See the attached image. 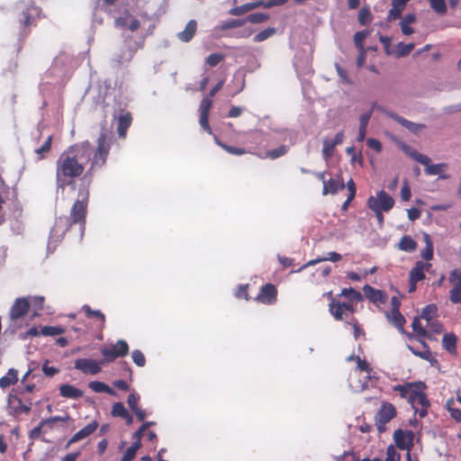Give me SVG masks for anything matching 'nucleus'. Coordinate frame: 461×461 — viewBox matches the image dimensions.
<instances>
[{
  "instance_id": "obj_3",
  "label": "nucleus",
  "mask_w": 461,
  "mask_h": 461,
  "mask_svg": "<svg viewBox=\"0 0 461 461\" xmlns=\"http://www.w3.org/2000/svg\"><path fill=\"white\" fill-rule=\"evenodd\" d=\"M5 207H13L15 212H18L19 215L22 212L14 191H11V188L5 183L0 176V225L5 221Z\"/></svg>"
},
{
  "instance_id": "obj_47",
  "label": "nucleus",
  "mask_w": 461,
  "mask_h": 461,
  "mask_svg": "<svg viewBox=\"0 0 461 461\" xmlns=\"http://www.w3.org/2000/svg\"><path fill=\"white\" fill-rule=\"evenodd\" d=\"M454 401L448 400L446 403V407L450 413V416L452 419H454L457 422H461V410L455 408L454 406Z\"/></svg>"
},
{
  "instance_id": "obj_2",
  "label": "nucleus",
  "mask_w": 461,
  "mask_h": 461,
  "mask_svg": "<svg viewBox=\"0 0 461 461\" xmlns=\"http://www.w3.org/2000/svg\"><path fill=\"white\" fill-rule=\"evenodd\" d=\"M89 201L88 186L80 187L78 197L73 203L70 210V224H80L85 226Z\"/></svg>"
},
{
  "instance_id": "obj_20",
  "label": "nucleus",
  "mask_w": 461,
  "mask_h": 461,
  "mask_svg": "<svg viewBox=\"0 0 461 461\" xmlns=\"http://www.w3.org/2000/svg\"><path fill=\"white\" fill-rule=\"evenodd\" d=\"M140 396L136 393H131L128 395L127 403L131 411L136 415L140 421H143L146 418V412L140 408L139 402Z\"/></svg>"
},
{
  "instance_id": "obj_1",
  "label": "nucleus",
  "mask_w": 461,
  "mask_h": 461,
  "mask_svg": "<svg viewBox=\"0 0 461 461\" xmlns=\"http://www.w3.org/2000/svg\"><path fill=\"white\" fill-rule=\"evenodd\" d=\"M111 145V138L103 131L97 139L95 150L88 140L75 143L63 150L56 162L57 189L74 186L76 179L83 176L86 165L90 161V167L83 177L89 185L95 172L106 164Z\"/></svg>"
},
{
  "instance_id": "obj_14",
  "label": "nucleus",
  "mask_w": 461,
  "mask_h": 461,
  "mask_svg": "<svg viewBox=\"0 0 461 461\" xmlns=\"http://www.w3.org/2000/svg\"><path fill=\"white\" fill-rule=\"evenodd\" d=\"M344 140L343 131L338 132L333 139H325L323 140L322 156L325 159H329L334 154L337 145H340Z\"/></svg>"
},
{
  "instance_id": "obj_6",
  "label": "nucleus",
  "mask_w": 461,
  "mask_h": 461,
  "mask_svg": "<svg viewBox=\"0 0 461 461\" xmlns=\"http://www.w3.org/2000/svg\"><path fill=\"white\" fill-rule=\"evenodd\" d=\"M41 9L33 5H29L21 14L19 19L22 26L23 36L30 32L29 27L36 24V20L40 17Z\"/></svg>"
},
{
  "instance_id": "obj_29",
  "label": "nucleus",
  "mask_w": 461,
  "mask_h": 461,
  "mask_svg": "<svg viewBox=\"0 0 461 461\" xmlns=\"http://www.w3.org/2000/svg\"><path fill=\"white\" fill-rule=\"evenodd\" d=\"M136 51L137 48L128 47L125 50H122V52L116 56L114 61L118 66L129 63L133 59Z\"/></svg>"
},
{
  "instance_id": "obj_64",
  "label": "nucleus",
  "mask_w": 461,
  "mask_h": 461,
  "mask_svg": "<svg viewBox=\"0 0 461 461\" xmlns=\"http://www.w3.org/2000/svg\"><path fill=\"white\" fill-rule=\"evenodd\" d=\"M357 368L360 371H364L368 374H370L372 372V368L370 367L369 364L366 360L361 359L359 357H357Z\"/></svg>"
},
{
  "instance_id": "obj_46",
  "label": "nucleus",
  "mask_w": 461,
  "mask_h": 461,
  "mask_svg": "<svg viewBox=\"0 0 461 461\" xmlns=\"http://www.w3.org/2000/svg\"><path fill=\"white\" fill-rule=\"evenodd\" d=\"M52 143V136L50 135L44 143L38 149H35V152L39 155V158L41 159L45 157L47 153L50 151Z\"/></svg>"
},
{
  "instance_id": "obj_45",
  "label": "nucleus",
  "mask_w": 461,
  "mask_h": 461,
  "mask_svg": "<svg viewBox=\"0 0 461 461\" xmlns=\"http://www.w3.org/2000/svg\"><path fill=\"white\" fill-rule=\"evenodd\" d=\"M414 47H415V45L412 42L407 43V44L403 43V42L398 43L397 47H396V55H397V57H406V56H408L412 51Z\"/></svg>"
},
{
  "instance_id": "obj_38",
  "label": "nucleus",
  "mask_w": 461,
  "mask_h": 461,
  "mask_svg": "<svg viewBox=\"0 0 461 461\" xmlns=\"http://www.w3.org/2000/svg\"><path fill=\"white\" fill-rule=\"evenodd\" d=\"M341 255L335 252V251H331V252H329L328 253V257L327 258H318L316 259H312V260H310L307 264L303 265L299 270H302L305 267H307L308 266H312V265H315L317 263H320L321 261H325V260H330L332 262H338L341 259Z\"/></svg>"
},
{
  "instance_id": "obj_26",
  "label": "nucleus",
  "mask_w": 461,
  "mask_h": 461,
  "mask_svg": "<svg viewBox=\"0 0 461 461\" xmlns=\"http://www.w3.org/2000/svg\"><path fill=\"white\" fill-rule=\"evenodd\" d=\"M81 311L85 312L87 318L95 319L98 322V328L102 330L105 326V315L99 310H93L88 304L82 306Z\"/></svg>"
},
{
  "instance_id": "obj_43",
  "label": "nucleus",
  "mask_w": 461,
  "mask_h": 461,
  "mask_svg": "<svg viewBox=\"0 0 461 461\" xmlns=\"http://www.w3.org/2000/svg\"><path fill=\"white\" fill-rule=\"evenodd\" d=\"M142 444L139 442H133L124 452L122 461H131L134 459L137 451L141 447Z\"/></svg>"
},
{
  "instance_id": "obj_35",
  "label": "nucleus",
  "mask_w": 461,
  "mask_h": 461,
  "mask_svg": "<svg viewBox=\"0 0 461 461\" xmlns=\"http://www.w3.org/2000/svg\"><path fill=\"white\" fill-rule=\"evenodd\" d=\"M288 151V148L285 145H281L280 147L267 150L264 156H261L259 154H257V156L260 158H270V159H276L282 156H285Z\"/></svg>"
},
{
  "instance_id": "obj_7",
  "label": "nucleus",
  "mask_w": 461,
  "mask_h": 461,
  "mask_svg": "<svg viewBox=\"0 0 461 461\" xmlns=\"http://www.w3.org/2000/svg\"><path fill=\"white\" fill-rule=\"evenodd\" d=\"M329 312L336 321H343L355 312V307L353 303H341L338 300H332L331 303H329Z\"/></svg>"
},
{
  "instance_id": "obj_42",
  "label": "nucleus",
  "mask_w": 461,
  "mask_h": 461,
  "mask_svg": "<svg viewBox=\"0 0 461 461\" xmlns=\"http://www.w3.org/2000/svg\"><path fill=\"white\" fill-rule=\"evenodd\" d=\"M431 9L438 15H445L447 12L445 0H429Z\"/></svg>"
},
{
  "instance_id": "obj_36",
  "label": "nucleus",
  "mask_w": 461,
  "mask_h": 461,
  "mask_svg": "<svg viewBox=\"0 0 461 461\" xmlns=\"http://www.w3.org/2000/svg\"><path fill=\"white\" fill-rule=\"evenodd\" d=\"M89 388L93 390L95 393H105L110 395H115L116 393L113 389H112L109 385L103 382L93 381L88 384Z\"/></svg>"
},
{
  "instance_id": "obj_33",
  "label": "nucleus",
  "mask_w": 461,
  "mask_h": 461,
  "mask_svg": "<svg viewBox=\"0 0 461 461\" xmlns=\"http://www.w3.org/2000/svg\"><path fill=\"white\" fill-rule=\"evenodd\" d=\"M386 315L390 322H392L397 329L403 330V326L406 321L400 311H390V313H387Z\"/></svg>"
},
{
  "instance_id": "obj_40",
  "label": "nucleus",
  "mask_w": 461,
  "mask_h": 461,
  "mask_svg": "<svg viewBox=\"0 0 461 461\" xmlns=\"http://www.w3.org/2000/svg\"><path fill=\"white\" fill-rule=\"evenodd\" d=\"M218 145L221 148H222L226 152H228L229 154H231V155L241 156L246 153L254 154L250 150H246L243 148L233 147V146L228 145V144L221 142V141H218Z\"/></svg>"
},
{
  "instance_id": "obj_51",
  "label": "nucleus",
  "mask_w": 461,
  "mask_h": 461,
  "mask_svg": "<svg viewBox=\"0 0 461 461\" xmlns=\"http://www.w3.org/2000/svg\"><path fill=\"white\" fill-rule=\"evenodd\" d=\"M369 32L368 31H360L357 32L354 35V42L356 47L358 50L365 49L363 45V41L368 36Z\"/></svg>"
},
{
  "instance_id": "obj_24",
  "label": "nucleus",
  "mask_w": 461,
  "mask_h": 461,
  "mask_svg": "<svg viewBox=\"0 0 461 461\" xmlns=\"http://www.w3.org/2000/svg\"><path fill=\"white\" fill-rule=\"evenodd\" d=\"M421 347L423 350L420 351L416 349L414 347L408 345V349L416 357H419L426 361H429L431 365L433 363H437L436 358L433 357L432 352L429 349V345L424 341L420 340Z\"/></svg>"
},
{
  "instance_id": "obj_11",
  "label": "nucleus",
  "mask_w": 461,
  "mask_h": 461,
  "mask_svg": "<svg viewBox=\"0 0 461 461\" xmlns=\"http://www.w3.org/2000/svg\"><path fill=\"white\" fill-rule=\"evenodd\" d=\"M255 300L267 305H272L276 303L277 301V289L276 285L271 283H267L261 286L259 293L256 296Z\"/></svg>"
},
{
  "instance_id": "obj_39",
  "label": "nucleus",
  "mask_w": 461,
  "mask_h": 461,
  "mask_svg": "<svg viewBox=\"0 0 461 461\" xmlns=\"http://www.w3.org/2000/svg\"><path fill=\"white\" fill-rule=\"evenodd\" d=\"M339 296H343V297L348 299L350 301V303H352L353 302L362 300L361 293L355 290L352 287L343 288L341 290V293L339 294Z\"/></svg>"
},
{
  "instance_id": "obj_59",
  "label": "nucleus",
  "mask_w": 461,
  "mask_h": 461,
  "mask_svg": "<svg viewBox=\"0 0 461 461\" xmlns=\"http://www.w3.org/2000/svg\"><path fill=\"white\" fill-rule=\"evenodd\" d=\"M347 323L353 327L354 337L356 339H358L360 334H365L363 330L359 327L358 321L355 317H351L350 321H347Z\"/></svg>"
},
{
  "instance_id": "obj_22",
  "label": "nucleus",
  "mask_w": 461,
  "mask_h": 461,
  "mask_svg": "<svg viewBox=\"0 0 461 461\" xmlns=\"http://www.w3.org/2000/svg\"><path fill=\"white\" fill-rule=\"evenodd\" d=\"M97 427L98 423L95 420L92 421L83 429H79L77 433H75L73 437L68 440V444L71 445L87 438L96 430Z\"/></svg>"
},
{
  "instance_id": "obj_44",
  "label": "nucleus",
  "mask_w": 461,
  "mask_h": 461,
  "mask_svg": "<svg viewBox=\"0 0 461 461\" xmlns=\"http://www.w3.org/2000/svg\"><path fill=\"white\" fill-rule=\"evenodd\" d=\"M437 311L438 309L435 304H429L422 310L420 318L429 323L433 320V317L436 315Z\"/></svg>"
},
{
  "instance_id": "obj_28",
  "label": "nucleus",
  "mask_w": 461,
  "mask_h": 461,
  "mask_svg": "<svg viewBox=\"0 0 461 461\" xmlns=\"http://www.w3.org/2000/svg\"><path fill=\"white\" fill-rule=\"evenodd\" d=\"M197 23L194 20H190L184 31L180 32L177 35L178 39L184 42L190 41L195 34Z\"/></svg>"
},
{
  "instance_id": "obj_48",
  "label": "nucleus",
  "mask_w": 461,
  "mask_h": 461,
  "mask_svg": "<svg viewBox=\"0 0 461 461\" xmlns=\"http://www.w3.org/2000/svg\"><path fill=\"white\" fill-rule=\"evenodd\" d=\"M411 328L413 331L420 337L427 338L429 337L427 330L422 327L420 321L418 318H415L411 322Z\"/></svg>"
},
{
  "instance_id": "obj_23",
  "label": "nucleus",
  "mask_w": 461,
  "mask_h": 461,
  "mask_svg": "<svg viewBox=\"0 0 461 461\" xmlns=\"http://www.w3.org/2000/svg\"><path fill=\"white\" fill-rule=\"evenodd\" d=\"M412 438V433L408 432V435L401 429L393 432V439L398 448L402 450L408 449Z\"/></svg>"
},
{
  "instance_id": "obj_16",
  "label": "nucleus",
  "mask_w": 461,
  "mask_h": 461,
  "mask_svg": "<svg viewBox=\"0 0 461 461\" xmlns=\"http://www.w3.org/2000/svg\"><path fill=\"white\" fill-rule=\"evenodd\" d=\"M430 263H425L423 261H417L414 267L411 269L409 274V281L418 283L425 279V272L430 268Z\"/></svg>"
},
{
  "instance_id": "obj_9",
  "label": "nucleus",
  "mask_w": 461,
  "mask_h": 461,
  "mask_svg": "<svg viewBox=\"0 0 461 461\" xmlns=\"http://www.w3.org/2000/svg\"><path fill=\"white\" fill-rule=\"evenodd\" d=\"M396 414L397 411L393 404L390 402H383L375 416L378 430L383 431V427L393 420Z\"/></svg>"
},
{
  "instance_id": "obj_58",
  "label": "nucleus",
  "mask_w": 461,
  "mask_h": 461,
  "mask_svg": "<svg viewBox=\"0 0 461 461\" xmlns=\"http://www.w3.org/2000/svg\"><path fill=\"white\" fill-rule=\"evenodd\" d=\"M385 455L384 461H399L400 456L392 445L387 447Z\"/></svg>"
},
{
  "instance_id": "obj_10",
  "label": "nucleus",
  "mask_w": 461,
  "mask_h": 461,
  "mask_svg": "<svg viewBox=\"0 0 461 461\" xmlns=\"http://www.w3.org/2000/svg\"><path fill=\"white\" fill-rule=\"evenodd\" d=\"M101 360L96 361L91 358H78L75 361L74 367L86 375H97L102 370Z\"/></svg>"
},
{
  "instance_id": "obj_19",
  "label": "nucleus",
  "mask_w": 461,
  "mask_h": 461,
  "mask_svg": "<svg viewBox=\"0 0 461 461\" xmlns=\"http://www.w3.org/2000/svg\"><path fill=\"white\" fill-rule=\"evenodd\" d=\"M363 290L366 298L374 303L384 304L387 301V295L382 290L375 289L368 285H366Z\"/></svg>"
},
{
  "instance_id": "obj_56",
  "label": "nucleus",
  "mask_w": 461,
  "mask_h": 461,
  "mask_svg": "<svg viewBox=\"0 0 461 461\" xmlns=\"http://www.w3.org/2000/svg\"><path fill=\"white\" fill-rule=\"evenodd\" d=\"M372 20L371 13L367 8H362L358 13V22L362 25H366Z\"/></svg>"
},
{
  "instance_id": "obj_54",
  "label": "nucleus",
  "mask_w": 461,
  "mask_h": 461,
  "mask_svg": "<svg viewBox=\"0 0 461 461\" xmlns=\"http://www.w3.org/2000/svg\"><path fill=\"white\" fill-rule=\"evenodd\" d=\"M367 206L375 213V216H376L379 223L383 224V222H384L383 212L384 211L378 210V207L375 203V200L373 198L367 199Z\"/></svg>"
},
{
  "instance_id": "obj_15",
  "label": "nucleus",
  "mask_w": 461,
  "mask_h": 461,
  "mask_svg": "<svg viewBox=\"0 0 461 461\" xmlns=\"http://www.w3.org/2000/svg\"><path fill=\"white\" fill-rule=\"evenodd\" d=\"M369 198H373L378 210L384 212H389L394 205L393 198L384 190L379 191L376 196H370Z\"/></svg>"
},
{
  "instance_id": "obj_4",
  "label": "nucleus",
  "mask_w": 461,
  "mask_h": 461,
  "mask_svg": "<svg viewBox=\"0 0 461 461\" xmlns=\"http://www.w3.org/2000/svg\"><path fill=\"white\" fill-rule=\"evenodd\" d=\"M129 351L130 348L128 343L123 339H119L111 347H105L101 349V354L104 357L101 359V363H112L118 357H126Z\"/></svg>"
},
{
  "instance_id": "obj_31",
  "label": "nucleus",
  "mask_w": 461,
  "mask_h": 461,
  "mask_svg": "<svg viewBox=\"0 0 461 461\" xmlns=\"http://www.w3.org/2000/svg\"><path fill=\"white\" fill-rule=\"evenodd\" d=\"M398 249L405 252H413L417 249V242L410 235H404L398 243Z\"/></svg>"
},
{
  "instance_id": "obj_21",
  "label": "nucleus",
  "mask_w": 461,
  "mask_h": 461,
  "mask_svg": "<svg viewBox=\"0 0 461 461\" xmlns=\"http://www.w3.org/2000/svg\"><path fill=\"white\" fill-rule=\"evenodd\" d=\"M132 116L130 112L122 111V113L118 117V126L117 131L121 138H125L127 135V131L131 125Z\"/></svg>"
},
{
  "instance_id": "obj_62",
  "label": "nucleus",
  "mask_w": 461,
  "mask_h": 461,
  "mask_svg": "<svg viewBox=\"0 0 461 461\" xmlns=\"http://www.w3.org/2000/svg\"><path fill=\"white\" fill-rule=\"evenodd\" d=\"M427 327L434 333L439 334L443 331V325L437 320H432L429 323L427 322Z\"/></svg>"
},
{
  "instance_id": "obj_13",
  "label": "nucleus",
  "mask_w": 461,
  "mask_h": 461,
  "mask_svg": "<svg viewBox=\"0 0 461 461\" xmlns=\"http://www.w3.org/2000/svg\"><path fill=\"white\" fill-rule=\"evenodd\" d=\"M32 403L25 404L22 399L17 395H10L8 398V409L9 412L14 416H20L22 414L30 413Z\"/></svg>"
},
{
  "instance_id": "obj_60",
  "label": "nucleus",
  "mask_w": 461,
  "mask_h": 461,
  "mask_svg": "<svg viewBox=\"0 0 461 461\" xmlns=\"http://www.w3.org/2000/svg\"><path fill=\"white\" fill-rule=\"evenodd\" d=\"M212 102L209 98H203L200 104V114L209 115L210 109L212 107Z\"/></svg>"
},
{
  "instance_id": "obj_53",
  "label": "nucleus",
  "mask_w": 461,
  "mask_h": 461,
  "mask_svg": "<svg viewBox=\"0 0 461 461\" xmlns=\"http://www.w3.org/2000/svg\"><path fill=\"white\" fill-rule=\"evenodd\" d=\"M225 56L221 53H212L206 58V63L210 67H215L224 59Z\"/></svg>"
},
{
  "instance_id": "obj_30",
  "label": "nucleus",
  "mask_w": 461,
  "mask_h": 461,
  "mask_svg": "<svg viewBox=\"0 0 461 461\" xmlns=\"http://www.w3.org/2000/svg\"><path fill=\"white\" fill-rule=\"evenodd\" d=\"M456 341L457 338L453 332L446 333L442 338V346L450 354H456Z\"/></svg>"
},
{
  "instance_id": "obj_5",
  "label": "nucleus",
  "mask_w": 461,
  "mask_h": 461,
  "mask_svg": "<svg viewBox=\"0 0 461 461\" xmlns=\"http://www.w3.org/2000/svg\"><path fill=\"white\" fill-rule=\"evenodd\" d=\"M403 149L407 152L414 160L425 166V173L429 176L440 175L441 172L447 168L446 163L430 164V158L423 154H420L415 150L409 151V147L403 145Z\"/></svg>"
},
{
  "instance_id": "obj_37",
  "label": "nucleus",
  "mask_w": 461,
  "mask_h": 461,
  "mask_svg": "<svg viewBox=\"0 0 461 461\" xmlns=\"http://www.w3.org/2000/svg\"><path fill=\"white\" fill-rule=\"evenodd\" d=\"M423 239L425 241V248L420 251V256L423 259L429 261L433 258V243L429 234L425 233L423 235Z\"/></svg>"
},
{
  "instance_id": "obj_8",
  "label": "nucleus",
  "mask_w": 461,
  "mask_h": 461,
  "mask_svg": "<svg viewBox=\"0 0 461 461\" xmlns=\"http://www.w3.org/2000/svg\"><path fill=\"white\" fill-rule=\"evenodd\" d=\"M449 284L452 285L449 291V300L453 303H461V269L452 270L448 276Z\"/></svg>"
},
{
  "instance_id": "obj_55",
  "label": "nucleus",
  "mask_w": 461,
  "mask_h": 461,
  "mask_svg": "<svg viewBox=\"0 0 461 461\" xmlns=\"http://www.w3.org/2000/svg\"><path fill=\"white\" fill-rule=\"evenodd\" d=\"M132 361L138 366H144L146 364V358L143 353L140 349H135L131 353Z\"/></svg>"
},
{
  "instance_id": "obj_34",
  "label": "nucleus",
  "mask_w": 461,
  "mask_h": 461,
  "mask_svg": "<svg viewBox=\"0 0 461 461\" xmlns=\"http://www.w3.org/2000/svg\"><path fill=\"white\" fill-rule=\"evenodd\" d=\"M390 117L393 118L394 121H396L398 123H400L402 126L405 127L406 129H408L409 131H411L412 132H416L418 131V129L424 127L421 124H416L414 122H411L395 113H390Z\"/></svg>"
},
{
  "instance_id": "obj_41",
  "label": "nucleus",
  "mask_w": 461,
  "mask_h": 461,
  "mask_svg": "<svg viewBox=\"0 0 461 461\" xmlns=\"http://www.w3.org/2000/svg\"><path fill=\"white\" fill-rule=\"evenodd\" d=\"M65 333V329L60 326H43L41 334L46 337H54Z\"/></svg>"
},
{
  "instance_id": "obj_57",
  "label": "nucleus",
  "mask_w": 461,
  "mask_h": 461,
  "mask_svg": "<svg viewBox=\"0 0 461 461\" xmlns=\"http://www.w3.org/2000/svg\"><path fill=\"white\" fill-rule=\"evenodd\" d=\"M49 360H46L42 365V372L46 376L52 377L59 373V369L55 366H49Z\"/></svg>"
},
{
  "instance_id": "obj_50",
  "label": "nucleus",
  "mask_w": 461,
  "mask_h": 461,
  "mask_svg": "<svg viewBox=\"0 0 461 461\" xmlns=\"http://www.w3.org/2000/svg\"><path fill=\"white\" fill-rule=\"evenodd\" d=\"M275 32H276V30L274 28H267V29L259 32L258 34H256L253 40L255 42H261L263 41H266L272 35H274Z\"/></svg>"
},
{
  "instance_id": "obj_27",
  "label": "nucleus",
  "mask_w": 461,
  "mask_h": 461,
  "mask_svg": "<svg viewBox=\"0 0 461 461\" xmlns=\"http://www.w3.org/2000/svg\"><path fill=\"white\" fill-rule=\"evenodd\" d=\"M59 394L67 399H79L84 392L72 384H63L59 386Z\"/></svg>"
},
{
  "instance_id": "obj_63",
  "label": "nucleus",
  "mask_w": 461,
  "mask_h": 461,
  "mask_svg": "<svg viewBox=\"0 0 461 461\" xmlns=\"http://www.w3.org/2000/svg\"><path fill=\"white\" fill-rule=\"evenodd\" d=\"M249 285H240L236 292L237 298H244L246 301L249 300L248 292Z\"/></svg>"
},
{
  "instance_id": "obj_49",
  "label": "nucleus",
  "mask_w": 461,
  "mask_h": 461,
  "mask_svg": "<svg viewBox=\"0 0 461 461\" xmlns=\"http://www.w3.org/2000/svg\"><path fill=\"white\" fill-rule=\"evenodd\" d=\"M128 411L122 402H115L112 408V415L113 417L123 418L128 415Z\"/></svg>"
},
{
  "instance_id": "obj_17",
  "label": "nucleus",
  "mask_w": 461,
  "mask_h": 461,
  "mask_svg": "<svg viewBox=\"0 0 461 461\" xmlns=\"http://www.w3.org/2000/svg\"><path fill=\"white\" fill-rule=\"evenodd\" d=\"M30 309V303L26 298L16 299L10 311L12 320H18L24 316Z\"/></svg>"
},
{
  "instance_id": "obj_18",
  "label": "nucleus",
  "mask_w": 461,
  "mask_h": 461,
  "mask_svg": "<svg viewBox=\"0 0 461 461\" xmlns=\"http://www.w3.org/2000/svg\"><path fill=\"white\" fill-rule=\"evenodd\" d=\"M420 387L416 383H405L403 384H396L393 387L394 392H398L402 399H406L409 402L413 400V395Z\"/></svg>"
},
{
  "instance_id": "obj_12",
  "label": "nucleus",
  "mask_w": 461,
  "mask_h": 461,
  "mask_svg": "<svg viewBox=\"0 0 461 461\" xmlns=\"http://www.w3.org/2000/svg\"><path fill=\"white\" fill-rule=\"evenodd\" d=\"M413 396V400L410 402L411 405L420 418L425 417L427 415L428 408L429 407V402L427 395L421 392L419 387Z\"/></svg>"
},
{
  "instance_id": "obj_25",
  "label": "nucleus",
  "mask_w": 461,
  "mask_h": 461,
  "mask_svg": "<svg viewBox=\"0 0 461 461\" xmlns=\"http://www.w3.org/2000/svg\"><path fill=\"white\" fill-rule=\"evenodd\" d=\"M345 188L344 181L340 176L336 178H330L327 181H324L322 194L324 195L328 194H336L338 191Z\"/></svg>"
},
{
  "instance_id": "obj_52",
  "label": "nucleus",
  "mask_w": 461,
  "mask_h": 461,
  "mask_svg": "<svg viewBox=\"0 0 461 461\" xmlns=\"http://www.w3.org/2000/svg\"><path fill=\"white\" fill-rule=\"evenodd\" d=\"M268 19V15L264 13H254L247 17V21L251 23H261Z\"/></svg>"
},
{
  "instance_id": "obj_32",
  "label": "nucleus",
  "mask_w": 461,
  "mask_h": 461,
  "mask_svg": "<svg viewBox=\"0 0 461 461\" xmlns=\"http://www.w3.org/2000/svg\"><path fill=\"white\" fill-rule=\"evenodd\" d=\"M18 381V371L14 368H10L5 375L0 378V387L6 388L10 385L16 384Z\"/></svg>"
},
{
  "instance_id": "obj_61",
  "label": "nucleus",
  "mask_w": 461,
  "mask_h": 461,
  "mask_svg": "<svg viewBox=\"0 0 461 461\" xmlns=\"http://www.w3.org/2000/svg\"><path fill=\"white\" fill-rule=\"evenodd\" d=\"M411 197V187L407 181H405L401 189V198L404 202L410 201Z\"/></svg>"
}]
</instances>
